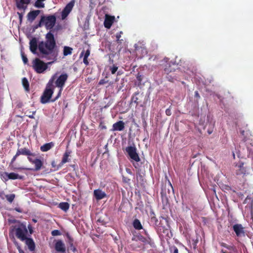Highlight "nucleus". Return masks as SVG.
Masks as SVG:
<instances>
[{
	"label": "nucleus",
	"mask_w": 253,
	"mask_h": 253,
	"mask_svg": "<svg viewBox=\"0 0 253 253\" xmlns=\"http://www.w3.org/2000/svg\"><path fill=\"white\" fill-rule=\"evenodd\" d=\"M56 47L55 39L53 34L50 31L45 35V41L39 43V55L47 59H56L57 54L55 52Z\"/></svg>",
	"instance_id": "obj_1"
},
{
	"label": "nucleus",
	"mask_w": 253,
	"mask_h": 253,
	"mask_svg": "<svg viewBox=\"0 0 253 253\" xmlns=\"http://www.w3.org/2000/svg\"><path fill=\"white\" fill-rule=\"evenodd\" d=\"M54 88V80H49L41 97V102L42 104H45L51 101L52 99L50 100V99L53 93Z\"/></svg>",
	"instance_id": "obj_2"
},
{
	"label": "nucleus",
	"mask_w": 253,
	"mask_h": 253,
	"mask_svg": "<svg viewBox=\"0 0 253 253\" xmlns=\"http://www.w3.org/2000/svg\"><path fill=\"white\" fill-rule=\"evenodd\" d=\"M126 151L129 156L130 162L135 169L138 168V164L135 162H138L140 161V159L138 154L136 152V148L135 146H127L126 148Z\"/></svg>",
	"instance_id": "obj_3"
},
{
	"label": "nucleus",
	"mask_w": 253,
	"mask_h": 253,
	"mask_svg": "<svg viewBox=\"0 0 253 253\" xmlns=\"http://www.w3.org/2000/svg\"><path fill=\"white\" fill-rule=\"evenodd\" d=\"M28 229L25 224L21 223L15 229L16 237L21 241L26 239L28 234Z\"/></svg>",
	"instance_id": "obj_4"
},
{
	"label": "nucleus",
	"mask_w": 253,
	"mask_h": 253,
	"mask_svg": "<svg viewBox=\"0 0 253 253\" xmlns=\"http://www.w3.org/2000/svg\"><path fill=\"white\" fill-rule=\"evenodd\" d=\"M33 68L38 73H42L47 68V64H50L51 62L45 63L39 58H36L33 61Z\"/></svg>",
	"instance_id": "obj_5"
},
{
	"label": "nucleus",
	"mask_w": 253,
	"mask_h": 253,
	"mask_svg": "<svg viewBox=\"0 0 253 253\" xmlns=\"http://www.w3.org/2000/svg\"><path fill=\"white\" fill-rule=\"evenodd\" d=\"M161 66H164V71L165 73L168 75L169 73L174 71L175 70V67H171V65L177 67V64H175L171 61H169V59L167 57H165L161 61Z\"/></svg>",
	"instance_id": "obj_6"
},
{
	"label": "nucleus",
	"mask_w": 253,
	"mask_h": 253,
	"mask_svg": "<svg viewBox=\"0 0 253 253\" xmlns=\"http://www.w3.org/2000/svg\"><path fill=\"white\" fill-rule=\"evenodd\" d=\"M56 18L55 15L44 16L43 24L47 30H51L56 23Z\"/></svg>",
	"instance_id": "obj_7"
},
{
	"label": "nucleus",
	"mask_w": 253,
	"mask_h": 253,
	"mask_svg": "<svg viewBox=\"0 0 253 253\" xmlns=\"http://www.w3.org/2000/svg\"><path fill=\"white\" fill-rule=\"evenodd\" d=\"M75 3V0L70 1L64 7L61 12V18L65 19L72 11Z\"/></svg>",
	"instance_id": "obj_8"
},
{
	"label": "nucleus",
	"mask_w": 253,
	"mask_h": 253,
	"mask_svg": "<svg viewBox=\"0 0 253 253\" xmlns=\"http://www.w3.org/2000/svg\"><path fill=\"white\" fill-rule=\"evenodd\" d=\"M66 80H56L55 82L54 83L55 87L57 86L60 88L59 92L56 96L51 100V102H53L57 100L61 96L62 91L63 90V87L65 84V81Z\"/></svg>",
	"instance_id": "obj_9"
},
{
	"label": "nucleus",
	"mask_w": 253,
	"mask_h": 253,
	"mask_svg": "<svg viewBox=\"0 0 253 253\" xmlns=\"http://www.w3.org/2000/svg\"><path fill=\"white\" fill-rule=\"evenodd\" d=\"M72 151L70 150L67 149L63 154L62 160L58 166V168H61L65 163L70 162Z\"/></svg>",
	"instance_id": "obj_10"
},
{
	"label": "nucleus",
	"mask_w": 253,
	"mask_h": 253,
	"mask_svg": "<svg viewBox=\"0 0 253 253\" xmlns=\"http://www.w3.org/2000/svg\"><path fill=\"white\" fill-rule=\"evenodd\" d=\"M143 97L144 95L143 93L136 92L133 94L131 101V102L135 103L137 105L142 102Z\"/></svg>",
	"instance_id": "obj_11"
},
{
	"label": "nucleus",
	"mask_w": 253,
	"mask_h": 253,
	"mask_svg": "<svg viewBox=\"0 0 253 253\" xmlns=\"http://www.w3.org/2000/svg\"><path fill=\"white\" fill-rule=\"evenodd\" d=\"M237 169L236 173L237 175H241L243 177L247 173L246 168L244 166V163L240 162L236 165Z\"/></svg>",
	"instance_id": "obj_12"
},
{
	"label": "nucleus",
	"mask_w": 253,
	"mask_h": 253,
	"mask_svg": "<svg viewBox=\"0 0 253 253\" xmlns=\"http://www.w3.org/2000/svg\"><path fill=\"white\" fill-rule=\"evenodd\" d=\"M31 0H15L17 8L25 10L27 5L30 3Z\"/></svg>",
	"instance_id": "obj_13"
},
{
	"label": "nucleus",
	"mask_w": 253,
	"mask_h": 253,
	"mask_svg": "<svg viewBox=\"0 0 253 253\" xmlns=\"http://www.w3.org/2000/svg\"><path fill=\"white\" fill-rule=\"evenodd\" d=\"M55 250L58 252L65 253L66 252V247L62 240H57L54 246Z\"/></svg>",
	"instance_id": "obj_14"
},
{
	"label": "nucleus",
	"mask_w": 253,
	"mask_h": 253,
	"mask_svg": "<svg viewBox=\"0 0 253 253\" xmlns=\"http://www.w3.org/2000/svg\"><path fill=\"white\" fill-rule=\"evenodd\" d=\"M114 20L115 17L114 16L106 15L104 22V25L105 27L107 29H110L112 25Z\"/></svg>",
	"instance_id": "obj_15"
},
{
	"label": "nucleus",
	"mask_w": 253,
	"mask_h": 253,
	"mask_svg": "<svg viewBox=\"0 0 253 253\" xmlns=\"http://www.w3.org/2000/svg\"><path fill=\"white\" fill-rule=\"evenodd\" d=\"M37 48H38V45L37 44V39L36 38H33L30 42V50L32 53L35 54L36 53Z\"/></svg>",
	"instance_id": "obj_16"
},
{
	"label": "nucleus",
	"mask_w": 253,
	"mask_h": 253,
	"mask_svg": "<svg viewBox=\"0 0 253 253\" xmlns=\"http://www.w3.org/2000/svg\"><path fill=\"white\" fill-rule=\"evenodd\" d=\"M25 155L28 156H34V154L31 152V151L27 148H22L18 149L17 151V155Z\"/></svg>",
	"instance_id": "obj_17"
},
{
	"label": "nucleus",
	"mask_w": 253,
	"mask_h": 253,
	"mask_svg": "<svg viewBox=\"0 0 253 253\" xmlns=\"http://www.w3.org/2000/svg\"><path fill=\"white\" fill-rule=\"evenodd\" d=\"M26 245L28 246L29 250L33 252L35 250V244L33 240L31 238L27 237L26 239L24 240Z\"/></svg>",
	"instance_id": "obj_18"
},
{
	"label": "nucleus",
	"mask_w": 253,
	"mask_h": 253,
	"mask_svg": "<svg viewBox=\"0 0 253 253\" xmlns=\"http://www.w3.org/2000/svg\"><path fill=\"white\" fill-rule=\"evenodd\" d=\"M233 230L237 236H240L244 234V228L240 224H236L233 226Z\"/></svg>",
	"instance_id": "obj_19"
},
{
	"label": "nucleus",
	"mask_w": 253,
	"mask_h": 253,
	"mask_svg": "<svg viewBox=\"0 0 253 253\" xmlns=\"http://www.w3.org/2000/svg\"><path fill=\"white\" fill-rule=\"evenodd\" d=\"M125 128V123L122 121H119L113 125L112 130L114 131H122Z\"/></svg>",
	"instance_id": "obj_20"
},
{
	"label": "nucleus",
	"mask_w": 253,
	"mask_h": 253,
	"mask_svg": "<svg viewBox=\"0 0 253 253\" xmlns=\"http://www.w3.org/2000/svg\"><path fill=\"white\" fill-rule=\"evenodd\" d=\"M40 13L39 10L31 11L27 14V19L29 21L33 22Z\"/></svg>",
	"instance_id": "obj_21"
},
{
	"label": "nucleus",
	"mask_w": 253,
	"mask_h": 253,
	"mask_svg": "<svg viewBox=\"0 0 253 253\" xmlns=\"http://www.w3.org/2000/svg\"><path fill=\"white\" fill-rule=\"evenodd\" d=\"M94 195L97 200H101L106 197V194L100 189L95 190L93 192Z\"/></svg>",
	"instance_id": "obj_22"
},
{
	"label": "nucleus",
	"mask_w": 253,
	"mask_h": 253,
	"mask_svg": "<svg viewBox=\"0 0 253 253\" xmlns=\"http://www.w3.org/2000/svg\"><path fill=\"white\" fill-rule=\"evenodd\" d=\"M54 146L53 142L47 143L41 146L40 149L42 152H46L51 149Z\"/></svg>",
	"instance_id": "obj_23"
},
{
	"label": "nucleus",
	"mask_w": 253,
	"mask_h": 253,
	"mask_svg": "<svg viewBox=\"0 0 253 253\" xmlns=\"http://www.w3.org/2000/svg\"><path fill=\"white\" fill-rule=\"evenodd\" d=\"M35 165L34 170L39 171L42 169L43 165V162L39 159L35 158V162H33V164Z\"/></svg>",
	"instance_id": "obj_24"
},
{
	"label": "nucleus",
	"mask_w": 253,
	"mask_h": 253,
	"mask_svg": "<svg viewBox=\"0 0 253 253\" xmlns=\"http://www.w3.org/2000/svg\"><path fill=\"white\" fill-rule=\"evenodd\" d=\"M8 176V178H9V179H23L24 178V176L22 175H19L18 174L14 173V172H11L9 173V174H6Z\"/></svg>",
	"instance_id": "obj_25"
},
{
	"label": "nucleus",
	"mask_w": 253,
	"mask_h": 253,
	"mask_svg": "<svg viewBox=\"0 0 253 253\" xmlns=\"http://www.w3.org/2000/svg\"><path fill=\"white\" fill-rule=\"evenodd\" d=\"M67 238L69 240V244L70 245L71 250L74 252L75 253L77 252L76 248L74 246V240L68 234L67 235Z\"/></svg>",
	"instance_id": "obj_26"
},
{
	"label": "nucleus",
	"mask_w": 253,
	"mask_h": 253,
	"mask_svg": "<svg viewBox=\"0 0 253 253\" xmlns=\"http://www.w3.org/2000/svg\"><path fill=\"white\" fill-rule=\"evenodd\" d=\"M133 226L134 228L136 230H140L142 229V226L140 221L137 219L134 220L133 222Z\"/></svg>",
	"instance_id": "obj_27"
},
{
	"label": "nucleus",
	"mask_w": 253,
	"mask_h": 253,
	"mask_svg": "<svg viewBox=\"0 0 253 253\" xmlns=\"http://www.w3.org/2000/svg\"><path fill=\"white\" fill-rule=\"evenodd\" d=\"M59 207L63 211H67L69 209V204L67 202H62L59 204Z\"/></svg>",
	"instance_id": "obj_28"
},
{
	"label": "nucleus",
	"mask_w": 253,
	"mask_h": 253,
	"mask_svg": "<svg viewBox=\"0 0 253 253\" xmlns=\"http://www.w3.org/2000/svg\"><path fill=\"white\" fill-rule=\"evenodd\" d=\"M162 202L164 206L166 205V186H163L161 192Z\"/></svg>",
	"instance_id": "obj_29"
},
{
	"label": "nucleus",
	"mask_w": 253,
	"mask_h": 253,
	"mask_svg": "<svg viewBox=\"0 0 253 253\" xmlns=\"http://www.w3.org/2000/svg\"><path fill=\"white\" fill-rule=\"evenodd\" d=\"M58 74H56L51 79H55L56 78H57V79H67L68 76L66 73H62L59 76H57Z\"/></svg>",
	"instance_id": "obj_30"
},
{
	"label": "nucleus",
	"mask_w": 253,
	"mask_h": 253,
	"mask_svg": "<svg viewBox=\"0 0 253 253\" xmlns=\"http://www.w3.org/2000/svg\"><path fill=\"white\" fill-rule=\"evenodd\" d=\"M73 49L69 46H65L63 49V54L64 56H67L72 54Z\"/></svg>",
	"instance_id": "obj_31"
},
{
	"label": "nucleus",
	"mask_w": 253,
	"mask_h": 253,
	"mask_svg": "<svg viewBox=\"0 0 253 253\" xmlns=\"http://www.w3.org/2000/svg\"><path fill=\"white\" fill-rule=\"evenodd\" d=\"M135 50H136L137 53L141 51L144 54H147V52L146 48L144 47H142V46H136L135 47Z\"/></svg>",
	"instance_id": "obj_32"
},
{
	"label": "nucleus",
	"mask_w": 253,
	"mask_h": 253,
	"mask_svg": "<svg viewBox=\"0 0 253 253\" xmlns=\"http://www.w3.org/2000/svg\"><path fill=\"white\" fill-rule=\"evenodd\" d=\"M43 0H37L35 2L34 6L37 8H43L44 7V4L42 3Z\"/></svg>",
	"instance_id": "obj_33"
},
{
	"label": "nucleus",
	"mask_w": 253,
	"mask_h": 253,
	"mask_svg": "<svg viewBox=\"0 0 253 253\" xmlns=\"http://www.w3.org/2000/svg\"><path fill=\"white\" fill-rule=\"evenodd\" d=\"M22 85L26 91L29 92L30 90L29 83L28 80H22Z\"/></svg>",
	"instance_id": "obj_34"
},
{
	"label": "nucleus",
	"mask_w": 253,
	"mask_h": 253,
	"mask_svg": "<svg viewBox=\"0 0 253 253\" xmlns=\"http://www.w3.org/2000/svg\"><path fill=\"white\" fill-rule=\"evenodd\" d=\"M151 222L153 223L155 225H157L158 220L155 216V214L154 212L151 213Z\"/></svg>",
	"instance_id": "obj_35"
},
{
	"label": "nucleus",
	"mask_w": 253,
	"mask_h": 253,
	"mask_svg": "<svg viewBox=\"0 0 253 253\" xmlns=\"http://www.w3.org/2000/svg\"><path fill=\"white\" fill-rule=\"evenodd\" d=\"M5 197L6 198L7 200L9 203H11L13 201V200L15 198V195L13 194H9V195H5Z\"/></svg>",
	"instance_id": "obj_36"
},
{
	"label": "nucleus",
	"mask_w": 253,
	"mask_h": 253,
	"mask_svg": "<svg viewBox=\"0 0 253 253\" xmlns=\"http://www.w3.org/2000/svg\"><path fill=\"white\" fill-rule=\"evenodd\" d=\"M90 51L89 49H87L85 51L84 50L82 51L80 54V57L84 55V57H88L90 55Z\"/></svg>",
	"instance_id": "obj_37"
},
{
	"label": "nucleus",
	"mask_w": 253,
	"mask_h": 253,
	"mask_svg": "<svg viewBox=\"0 0 253 253\" xmlns=\"http://www.w3.org/2000/svg\"><path fill=\"white\" fill-rule=\"evenodd\" d=\"M36 113V111H33L32 112H28L27 111L25 112V114H26V116H28L29 118L31 119H34V115Z\"/></svg>",
	"instance_id": "obj_38"
},
{
	"label": "nucleus",
	"mask_w": 253,
	"mask_h": 253,
	"mask_svg": "<svg viewBox=\"0 0 253 253\" xmlns=\"http://www.w3.org/2000/svg\"><path fill=\"white\" fill-rule=\"evenodd\" d=\"M44 18V16H41V20L39 22V23L35 26V28L37 29L39 27H41L42 26L43 24V19Z\"/></svg>",
	"instance_id": "obj_39"
},
{
	"label": "nucleus",
	"mask_w": 253,
	"mask_h": 253,
	"mask_svg": "<svg viewBox=\"0 0 253 253\" xmlns=\"http://www.w3.org/2000/svg\"><path fill=\"white\" fill-rule=\"evenodd\" d=\"M195 101L196 103H198L199 100L200 98V95L198 91H195L194 92Z\"/></svg>",
	"instance_id": "obj_40"
},
{
	"label": "nucleus",
	"mask_w": 253,
	"mask_h": 253,
	"mask_svg": "<svg viewBox=\"0 0 253 253\" xmlns=\"http://www.w3.org/2000/svg\"><path fill=\"white\" fill-rule=\"evenodd\" d=\"M21 56L22 58V60L25 64H26L28 62V58L26 55L23 52H21Z\"/></svg>",
	"instance_id": "obj_41"
},
{
	"label": "nucleus",
	"mask_w": 253,
	"mask_h": 253,
	"mask_svg": "<svg viewBox=\"0 0 253 253\" xmlns=\"http://www.w3.org/2000/svg\"><path fill=\"white\" fill-rule=\"evenodd\" d=\"M51 235L53 236H59L61 235V232L58 230H54L52 231Z\"/></svg>",
	"instance_id": "obj_42"
},
{
	"label": "nucleus",
	"mask_w": 253,
	"mask_h": 253,
	"mask_svg": "<svg viewBox=\"0 0 253 253\" xmlns=\"http://www.w3.org/2000/svg\"><path fill=\"white\" fill-rule=\"evenodd\" d=\"M122 179H123V182L126 183H128V184L130 183V179L129 178H128L127 177H125L124 176H123Z\"/></svg>",
	"instance_id": "obj_43"
},
{
	"label": "nucleus",
	"mask_w": 253,
	"mask_h": 253,
	"mask_svg": "<svg viewBox=\"0 0 253 253\" xmlns=\"http://www.w3.org/2000/svg\"><path fill=\"white\" fill-rule=\"evenodd\" d=\"M170 250L171 252L173 251L172 253H178V250L177 248L175 246H173L171 247Z\"/></svg>",
	"instance_id": "obj_44"
},
{
	"label": "nucleus",
	"mask_w": 253,
	"mask_h": 253,
	"mask_svg": "<svg viewBox=\"0 0 253 253\" xmlns=\"http://www.w3.org/2000/svg\"><path fill=\"white\" fill-rule=\"evenodd\" d=\"M6 174H9V173L8 172H5L1 174V177L6 181L9 179V178H8V176Z\"/></svg>",
	"instance_id": "obj_45"
},
{
	"label": "nucleus",
	"mask_w": 253,
	"mask_h": 253,
	"mask_svg": "<svg viewBox=\"0 0 253 253\" xmlns=\"http://www.w3.org/2000/svg\"><path fill=\"white\" fill-rule=\"evenodd\" d=\"M118 70V67L117 66H113L112 67H111V73L112 74H115L116 71H117Z\"/></svg>",
	"instance_id": "obj_46"
},
{
	"label": "nucleus",
	"mask_w": 253,
	"mask_h": 253,
	"mask_svg": "<svg viewBox=\"0 0 253 253\" xmlns=\"http://www.w3.org/2000/svg\"><path fill=\"white\" fill-rule=\"evenodd\" d=\"M28 229L29 233H30V235L32 234L34 232V231H33V227L31 226V225H30V224L28 225Z\"/></svg>",
	"instance_id": "obj_47"
},
{
	"label": "nucleus",
	"mask_w": 253,
	"mask_h": 253,
	"mask_svg": "<svg viewBox=\"0 0 253 253\" xmlns=\"http://www.w3.org/2000/svg\"><path fill=\"white\" fill-rule=\"evenodd\" d=\"M87 58L88 57L84 56L83 62L86 66H87L89 64Z\"/></svg>",
	"instance_id": "obj_48"
},
{
	"label": "nucleus",
	"mask_w": 253,
	"mask_h": 253,
	"mask_svg": "<svg viewBox=\"0 0 253 253\" xmlns=\"http://www.w3.org/2000/svg\"><path fill=\"white\" fill-rule=\"evenodd\" d=\"M122 34V32H120L119 33L116 34V37L117 41H119V39L121 38Z\"/></svg>",
	"instance_id": "obj_49"
},
{
	"label": "nucleus",
	"mask_w": 253,
	"mask_h": 253,
	"mask_svg": "<svg viewBox=\"0 0 253 253\" xmlns=\"http://www.w3.org/2000/svg\"><path fill=\"white\" fill-rule=\"evenodd\" d=\"M166 114L168 116H170L171 114V110L170 108H168L166 110Z\"/></svg>",
	"instance_id": "obj_50"
},
{
	"label": "nucleus",
	"mask_w": 253,
	"mask_h": 253,
	"mask_svg": "<svg viewBox=\"0 0 253 253\" xmlns=\"http://www.w3.org/2000/svg\"><path fill=\"white\" fill-rule=\"evenodd\" d=\"M108 80L106 81V80H100L99 82L98 83V84L99 85H102V84H106L108 83Z\"/></svg>",
	"instance_id": "obj_51"
},
{
	"label": "nucleus",
	"mask_w": 253,
	"mask_h": 253,
	"mask_svg": "<svg viewBox=\"0 0 253 253\" xmlns=\"http://www.w3.org/2000/svg\"><path fill=\"white\" fill-rule=\"evenodd\" d=\"M248 200L253 201V200H252L251 197L250 196H248L247 197V198L245 199V201L244 202V203H248Z\"/></svg>",
	"instance_id": "obj_52"
},
{
	"label": "nucleus",
	"mask_w": 253,
	"mask_h": 253,
	"mask_svg": "<svg viewBox=\"0 0 253 253\" xmlns=\"http://www.w3.org/2000/svg\"><path fill=\"white\" fill-rule=\"evenodd\" d=\"M18 156H19V155H17V153H16L15 155L11 159V164L14 162V161L16 160V159Z\"/></svg>",
	"instance_id": "obj_53"
},
{
	"label": "nucleus",
	"mask_w": 253,
	"mask_h": 253,
	"mask_svg": "<svg viewBox=\"0 0 253 253\" xmlns=\"http://www.w3.org/2000/svg\"><path fill=\"white\" fill-rule=\"evenodd\" d=\"M35 158H33L32 157H31V156H28V160L32 163V164H33V162H35Z\"/></svg>",
	"instance_id": "obj_54"
},
{
	"label": "nucleus",
	"mask_w": 253,
	"mask_h": 253,
	"mask_svg": "<svg viewBox=\"0 0 253 253\" xmlns=\"http://www.w3.org/2000/svg\"><path fill=\"white\" fill-rule=\"evenodd\" d=\"M126 171L127 172V173H128L129 174H132V172H131V170H130V169H129L128 168H126Z\"/></svg>",
	"instance_id": "obj_55"
},
{
	"label": "nucleus",
	"mask_w": 253,
	"mask_h": 253,
	"mask_svg": "<svg viewBox=\"0 0 253 253\" xmlns=\"http://www.w3.org/2000/svg\"><path fill=\"white\" fill-rule=\"evenodd\" d=\"M169 229H163V233L165 234H166L168 235L169 234Z\"/></svg>",
	"instance_id": "obj_56"
},
{
	"label": "nucleus",
	"mask_w": 253,
	"mask_h": 253,
	"mask_svg": "<svg viewBox=\"0 0 253 253\" xmlns=\"http://www.w3.org/2000/svg\"><path fill=\"white\" fill-rule=\"evenodd\" d=\"M4 195V193L3 192H0V198H2V199H4V198L3 197V196Z\"/></svg>",
	"instance_id": "obj_57"
},
{
	"label": "nucleus",
	"mask_w": 253,
	"mask_h": 253,
	"mask_svg": "<svg viewBox=\"0 0 253 253\" xmlns=\"http://www.w3.org/2000/svg\"><path fill=\"white\" fill-rule=\"evenodd\" d=\"M227 245L226 244L224 243H221V246L222 247H224V248L227 247Z\"/></svg>",
	"instance_id": "obj_58"
},
{
	"label": "nucleus",
	"mask_w": 253,
	"mask_h": 253,
	"mask_svg": "<svg viewBox=\"0 0 253 253\" xmlns=\"http://www.w3.org/2000/svg\"><path fill=\"white\" fill-rule=\"evenodd\" d=\"M123 40H122V39L121 40L120 39H119V41H117V42L120 44H121L123 42Z\"/></svg>",
	"instance_id": "obj_59"
},
{
	"label": "nucleus",
	"mask_w": 253,
	"mask_h": 253,
	"mask_svg": "<svg viewBox=\"0 0 253 253\" xmlns=\"http://www.w3.org/2000/svg\"><path fill=\"white\" fill-rule=\"evenodd\" d=\"M18 14H19L20 20H21L22 18V14H21V13H20L19 12H18Z\"/></svg>",
	"instance_id": "obj_60"
},
{
	"label": "nucleus",
	"mask_w": 253,
	"mask_h": 253,
	"mask_svg": "<svg viewBox=\"0 0 253 253\" xmlns=\"http://www.w3.org/2000/svg\"><path fill=\"white\" fill-rule=\"evenodd\" d=\"M17 248L18 250V252H19L21 250H22V249L21 248V247L19 246H17Z\"/></svg>",
	"instance_id": "obj_61"
},
{
	"label": "nucleus",
	"mask_w": 253,
	"mask_h": 253,
	"mask_svg": "<svg viewBox=\"0 0 253 253\" xmlns=\"http://www.w3.org/2000/svg\"><path fill=\"white\" fill-rule=\"evenodd\" d=\"M51 165L52 166V167H55V162L54 161H53L52 163H51Z\"/></svg>",
	"instance_id": "obj_62"
},
{
	"label": "nucleus",
	"mask_w": 253,
	"mask_h": 253,
	"mask_svg": "<svg viewBox=\"0 0 253 253\" xmlns=\"http://www.w3.org/2000/svg\"><path fill=\"white\" fill-rule=\"evenodd\" d=\"M226 249L230 250L231 249V247L228 245H227V247H226Z\"/></svg>",
	"instance_id": "obj_63"
},
{
	"label": "nucleus",
	"mask_w": 253,
	"mask_h": 253,
	"mask_svg": "<svg viewBox=\"0 0 253 253\" xmlns=\"http://www.w3.org/2000/svg\"><path fill=\"white\" fill-rule=\"evenodd\" d=\"M19 253H25L24 251L22 250L19 252Z\"/></svg>",
	"instance_id": "obj_64"
}]
</instances>
